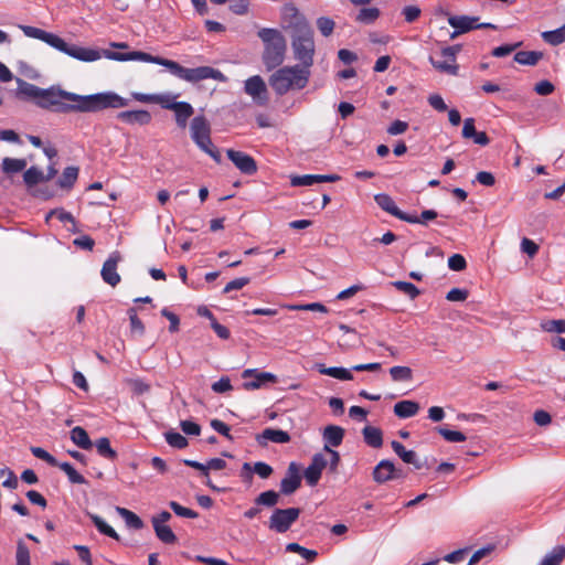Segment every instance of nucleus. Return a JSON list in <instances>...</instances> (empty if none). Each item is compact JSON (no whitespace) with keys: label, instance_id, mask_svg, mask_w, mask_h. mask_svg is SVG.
Returning a JSON list of instances; mask_svg holds the SVG:
<instances>
[{"label":"nucleus","instance_id":"nucleus-1","mask_svg":"<svg viewBox=\"0 0 565 565\" xmlns=\"http://www.w3.org/2000/svg\"><path fill=\"white\" fill-rule=\"evenodd\" d=\"M17 84L15 96L19 99L32 100L42 109L60 114L98 113L107 108H122L129 103L128 99L114 92L78 95L60 86L41 88L22 78H17Z\"/></svg>","mask_w":565,"mask_h":565},{"label":"nucleus","instance_id":"nucleus-2","mask_svg":"<svg viewBox=\"0 0 565 565\" xmlns=\"http://www.w3.org/2000/svg\"><path fill=\"white\" fill-rule=\"evenodd\" d=\"M105 56L115 61H142L154 63L167 67L173 75L190 83H198L203 79L212 78L216 81H224L223 73L211 66H199L195 68H186L178 62L168 60L161 56H154L141 51H132L129 53H119L113 51H105Z\"/></svg>","mask_w":565,"mask_h":565},{"label":"nucleus","instance_id":"nucleus-3","mask_svg":"<svg viewBox=\"0 0 565 565\" xmlns=\"http://www.w3.org/2000/svg\"><path fill=\"white\" fill-rule=\"evenodd\" d=\"M20 29L23 33L33 39L41 40L52 47L83 62H93L100 58V52L94 49H87L77 46L74 44L66 43L62 38L56 34L46 32L42 29L30 26V25H20Z\"/></svg>","mask_w":565,"mask_h":565},{"label":"nucleus","instance_id":"nucleus-4","mask_svg":"<svg viewBox=\"0 0 565 565\" xmlns=\"http://www.w3.org/2000/svg\"><path fill=\"white\" fill-rule=\"evenodd\" d=\"M310 75V70H303L300 65L284 66L275 71L268 82L275 93L282 96L291 89L305 88Z\"/></svg>","mask_w":565,"mask_h":565},{"label":"nucleus","instance_id":"nucleus-5","mask_svg":"<svg viewBox=\"0 0 565 565\" xmlns=\"http://www.w3.org/2000/svg\"><path fill=\"white\" fill-rule=\"evenodd\" d=\"M257 35L264 42L263 63L267 71L280 66L287 50L285 36L277 29L269 28L260 29Z\"/></svg>","mask_w":565,"mask_h":565},{"label":"nucleus","instance_id":"nucleus-6","mask_svg":"<svg viewBox=\"0 0 565 565\" xmlns=\"http://www.w3.org/2000/svg\"><path fill=\"white\" fill-rule=\"evenodd\" d=\"M291 49L294 57L300 62V67L310 70L316 52L313 30L309 23L301 22L291 31Z\"/></svg>","mask_w":565,"mask_h":565},{"label":"nucleus","instance_id":"nucleus-7","mask_svg":"<svg viewBox=\"0 0 565 565\" xmlns=\"http://www.w3.org/2000/svg\"><path fill=\"white\" fill-rule=\"evenodd\" d=\"M301 513L299 508L275 509L269 518L268 527L277 533L287 532Z\"/></svg>","mask_w":565,"mask_h":565},{"label":"nucleus","instance_id":"nucleus-8","mask_svg":"<svg viewBox=\"0 0 565 565\" xmlns=\"http://www.w3.org/2000/svg\"><path fill=\"white\" fill-rule=\"evenodd\" d=\"M461 44H455L451 46H446L441 50L440 54L445 57V61H437L434 56H429L428 61L433 65V67L439 73L449 74V75H458L459 65L456 63L457 54L461 51Z\"/></svg>","mask_w":565,"mask_h":565},{"label":"nucleus","instance_id":"nucleus-9","mask_svg":"<svg viewBox=\"0 0 565 565\" xmlns=\"http://www.w3.org/2000/svg\"><path fill=\"white\" fill-rule=\"evenodd\" d=\"M478 17L449 15L448 23L457 29V33H467L475 29H497L492 23H478Z\"/></svg>","mask_w":565,"mask_h":565},{"label":"nucleus","instance_id":"nucleus-10","mask_svg":"<svg viewBox=\"0 0 565 565\" xmlns=\"http://www.w3.org/2000/svg\"><path fill=\"white\" fill-rule=\"evenodd\" d=\"M244 90L252 96L257 105L264 106L268 103V92L264 79L255 75L245 81Z\"/></svg>","mask_w":565,"mask_h":565},{"label":"nucleus","instance_id":"nucleus-11","mask_svg":"<svg viewBox=\"0 0 565 565\" xmlns=\"http://www.w3.org/2000/svg\"><path fill=\"white\" fill-rule=\"evenodd\" d=\"M243 379L254 377L253 381L244 382L245 391H254L264 386L266 383H277V376L269 372H259L257 369H246L242 373Z\"/></svg>","mask_w":565,"mask_h":565},{"label":"nucleus","instance_id":"nucleus-12","mask_svg":"<svg viewBox=\"0 0 565 565\" xmlns=\"http://www.w3.org/2000/svg\"><path fill=\"white\" fill-rule=\"evenodd\" d=\"M226 154L227 158L242 173L246 175H253L257 172V163L252 156L234 149H228Z\"/></svg>","mask_w":565,"mask_h":565},{"label":"nucleus","instance_id":"nucleus-13","mask_svg":"<svg viewBox=\"0 0 565 565\" xmlns=\"http://www.w3.org/2000/svg\"><path fill=\"white\" fill-rule=\"evenodd\" d=\"M121 260L119 252H114L104 263L100 275L103 280L111 287L120 282V275L117 273L118 263Z\"/></svg>","mask_w":565,"mask_h":565},{"label":"nucleus","instance_id":"nucleus-14","mask_svg":"<svg viewBox=\"0 0 565 565\" xmlns=\"http://www.w3.org/2000/svg\"><path fill=\"white\" fill-rule=\"evenodd\" d=\"M328 466L324 455L318 452L312 456L311 463L305 469L303 476L311 487L318 484L322 470Z\"/></svg>","mask_w":565,"mask_h":565},{"label":"nucleus","instance_id":"nucleus-15","mask_svg":"<svg viewBox=\"0 0 565 565\" xmlns=\"http://www.w3.org/2000/svg\"><path fill=\"white\" fill-rule=\"evenodd\" d=\"M301 486V476L299 473V466L296 462H290L285 478L280 481V492L285 495L292 494Z\"/></svg>","mask_w":565,"mask_h":565},{"label":"nucleus","instance_id":"nucleus-16","mask_svg":"<svg viewBox=\"0 0 565 565\" xmlns=\"http://www.w3.org/2000/svg\"><path fill=\"white\" fill-rule=\"evenodd\" d=\"M191 137L195 143H202V140L210 142L211 126L204 116H196L191 121Z\"/></svg>","mask_w":565,"mask_h":565},{"label":"nucleus","instance_id":"nucleus-17","mask_svg":"<svg viewBox=\"0 0 565 565\" xmlns=\"http://www.w3.org/2000/svg\"><path fill=\"white\" fill-rule=\"evenodd\" d=\"M163 108L173 110L175 113V122L178 127L181 129H184L186 127L188 119L194 114L192 105L186 102L163 105Z\"/></svg>","mask_w":565,"mask_h":565},{"label":"nucleus","instance_id":"nucleus-18","mask_svg":"<svg viewBox=\"0 0 565 565\" xmlns=\"http://www.w3.org/2000/svg\"><path fill=\"white\" fill-rule=\"evenodd\" d=\"M340 180L338 174H305L294 175L290 179L292 186H308L320 182H335Z\"/></svg>","mask_w":565,"mask_h":565},{"label":"nucleus","instance_id":"nucleus-19","mask_svg":"<svg viewBox=\"0 0 565 565\" xmlns=\"http://www.w3.org/2000/svg\"><path fill=\"white\" fill-rule=\"evenodd\" d=\"M374 201L376 204L385 212L390 213L391 215L397 217L401 221H412L408 217V214L401 211L394 200L386 193H379L374 195Z\"/></svg>","mask_w":565,"mask_h":565},{"label":"nucleus","instance_id":"nucleus-20","mask_svg":"<svg viewBox=\"0 0 565 565\" xmlns=\"http://www.w3.org/2000/svg\"><path fill=\"white\" fill-rule=\"evenodd\" d=\"M290 435L281 429L266 428L256 436L259 446H267V440L276 444H287L290 441Z\"/></svg>","mask_w":565,"mask_h":565},{"label":"nucleus","instance_id":"nucleus-21","mask_svg":"<svg viewBox=\"0 0 565 565\" xmlns=\"http://www.w3.org/2000/svg\"><path fill=\"white\" fill-rule=\"evenodd\" d=\"M117 119L129 124L145 126L151 121V114L148 110H125L117 114Z\"/></svg>","mask_w":565,"mask_h":565},{"label":"nucleus","instance_id":"nucleus-22","mask_svg":"<svg viewBox=\"0 0 565 565\" xmlns=\"http://www.w3.org/2000/svg\"><path fill=\"white\" fill-rule=\"evenodd\" d=\"M391 446L395 454L408 465H413L416 469H422L423 467L429 468L427 463H423L415 451L407 450L399 441L393 440Z\"/></svg>","mask_w":565,"mask_h":565},{"label":"nucleus","instance_id":"nucleus-23","mask_svg":"<svg viewBox=\"0 0 565 565\" xmlns=\"http://www.w3.org/2000/svg\"><path fill=\"white\" fill-rule=\"evenodd\" d=\"M395 470V465L387 459L381 460L373 469V480L377 483H384L393 480L392 473Z\"/></svg>","mask_w":565,"mask_h":565},{"label":"nucleus","instance_id":"nucleus-24","mask_svg":"<svg viewBox=\"0 0 565 565\" xmlns=\"http://www.w3.org/2000/svg\"><path fill=\"white\" fill-rule=\"evenodd\" d=\"M284 19L288 21V28L294 31L301 22L309 23L307 19L299 13L298 9L292 3H287L282 8Z\"/></svg>","mask_w":565,"mask_h":565},{"label":"nucleus","instance_id":"nucleus-25","mask_svg":"<svg viewBox=\"0 0 565 565\" xmlns=\"http://www.w3.org/2000/svg\"><path fill=\"white\" fill-rule=\"evenodd\" d=\"M344 429L340 426L329 425L323 430V439L329 447H338L342 444Z\"/></svg>","mask_w":565,"mask_h":565},{"label":"nucleus","instance_id":"nucleus-26","mask_svg":"<svg viewBox=\"0 0 565 565\" xmlns=\"http://www.w3.org/2000/svg\"><path fill=\"white\" fill-rule=\"evenodd\" d=\"M419 404L414 401H401L394 405V414L399 418L415 416L419 411Z\"/></svg>","mask_w":565,"mask_h":565},{"label":"nucleus","instance_id":"nucleus-27","mask_svg":"<svg viewBox=\"0 0 565 565\" xmlns=\"http://www.w3.org/2000/svg\"><path fill=\"white\" fill-rule=\"evenodd\" d=\"M316 367L320 374L329 375L341 381H351L353 379L351 371L344 367H327L324 364L321 363L316 364Z\"/></svg>","mask_w":565,"mask_h":565},{"label":"nucleus","instance_id":"nucleus-28","mask_svg":"<svg viewBox=\"0 0 565 565\" xmlns=\"http://www.w3.org/2000/svg\"><path fill=\"white\" fill-rule=\"evenodd\" d=\"M362 435L366 445L373 448H381L383 445V433L380 428L365 426Z\"/></svg>","mask_w":565,"mask_h":565},{"label":"nucleus","instance_id":"nucleus-29","mask_svg":"<svg viewBox=\"0 0 565 565\" xmlns=\"http://www.w3.org/2000/svg\"><path fill=\"white\" fill-rule=\"evenodd\" d=\"M543 58L541 51H519L514 54L513 60L521 65H536Z\"/></svg>","mask_w":565,"mask_h":565},{"label":"nucleus","instance_id":"nucleus-30","mask_svg":"<svg viewBox=\"0 0 565 565\" xmlns=\"http://www.w3.org/2000/svg\"><path fill=\"white\" fill-rule=\"evenodd\" d=\"M78 168L77 167H74V166H71V167H66L61 175V178L57 180V185L61 188V189H64V190H71L77 178H78Z\"/></svg>","mask_w":565,"mask_h":565},{"label":"nucleus","instance_id":"nucleus-31","mask_svg":"<svg viewBox=\"0 0 565 565\" xmlns=\"http://www.w3.org/2000/svg\"><path fill=\"white\" fill-rule=\"evenodd\" d=\"M70 434L72 441L79 448L88 450L93 447V443L84 428L76 426Z\"/></svg>","mask_w":565,"mask_h":565},{"label":"nucleus","instance_id":"nucleus-32","mask_svg":"<svg viewBox=\"0 0 565 565\" xmlns=\"http://www.w3.org/2000/svg\"><path fill=\"white\" fill-rule=\"evenodd\" d=\"M94 445L100 457L111 461L117 459L118 454L115 449L111 448L110 440L107 437H102L97 439Z\"/></svg>","mask_w":565,"mask_h":565},{"label":"nucleus","instance_id":"nucleus-33","mask_svg":"<svg viewBox=\"0 0 565 565\" xmlns=\"http://www.w3.org/2000/svg\"><path fill=\"white\" fill-rule=\"evenodd\" d=\"M116 511L125 520L127 526L135 530H140L143 527V521L132 511L120 507H117Z\"/></svg>","mask_w":565,"mask_h":565},{"label":"nucleus","instance_id":"nucleus-34","mask_svg":"<svg viewBox=\"0 0 565 565\" xmlns=\"http://www.w3.org/2000/svg\"><path fill=\"white\" fill-rule=\"evenodd\" d=\"M23 181L25 185L31 189L44 181V173L38 167L32 166L23 173Z\"/></svg>","mask_w":565,"mask_h":565},{"label":"nucleus","instance_id":"nucleus-35","mask_svg":"<svg viewBox=\"0 0 565 565\" xmlns=\"http://www.w3.org/2000/svg\"><path fill=\"white\" fill-rule=\"evenodd\" d=\"M381 15V11L377 8H362L355 15V21L361 24H372Z\"/></svg>","mask_w":565,"mask_h":565},{"label":"nucleus","instance_id":"nucleus-36","mask_svg":"<svg viewBox=\"0 0 565 565\" xmlns=\"http://www.w3.org/2000/svg\"><path fill=\"white\" fill-rule=\"evenodd\" d=\"M565 558V546L557 545L544 556L540 565H561Z\"/></svg>","mask_w":565,"mask_h":565},{"label":"nucleus","instance_id":"nucleus-37","mask_svg":"<svg viewBox=\"0 0 565 565\" xmlns=\"http://www.w3.org/2000/svg\"><path fill=\"white\" fill-rule=\"evenodd\" d=\"M157 537L164 544H174L178 539L170 526L164 524H152Z\"/></svg>","mask_w":565,"mask_h":565},{"label":"nucleus","instance_id":"nucleus-38","mask_svg":"<svg viewBox=\"0 0 565 565\" xmlns=\"http://www.w3.org/2000/svg\"><path fill=\"white\" fill-rule=\"evenodd\" d=\"M1 167L4 173H18L25 169L26 160L7 157L2 160Z\"/></svg>","mask_w":565,"mask_h":565},{"label":"nucleus","instance_id":"nucleus-39","mask_svg":"<svg viewBox=\"0 0 565 565\" xmlns=\"http://www.w3.org/2000/svg\"><path fill=\"white\" fill-rule=\"evenodd\" d=\"M279 501V493L274 490L262 492L255 498L256 505H264L268 508L275 507Z\"/></svg>","mask_w":565,"mask_h":565},{"label":"nucleus","instance_id":"nucleus-40","mask_svg":"<svg viewBox=\"0 0 565 565\" xmlns=\"http://www.w3.org/2000/svg\"><path fill=\"white\" fill-rule=\"evenodd\" d=\"M542 38L551 45L562 44L565 42V24L556 30L543 32Z\"/></svg>","mask_w":565,"mask_h":565},{"label":"nucleus","instance_id":"nucleus-41","mask_svg":"<svg viewBox=\"0 0 565 565\" xmlns=\"http://www.w3.org/2000/svg\"><path fill=\"white\" fill-rule=\"evenodd\" d=\"M88 515H89L92 522L94 523V525L97 527V530L102 534L113 537L117 541L119 540V535L117 534V532L111 526H109L100 516H98L96 514H88Z\"/></svg>","mask_w":565,"mask_h":565},{"label":"nucleus","instance_id":"nucleus-42","mask_svg":"<svg viewBox=\"0 0 565 565\" xmlns=\"http://www.w3.org/2000/svg\"><path fill=\"white\" fill-rule=\"evenodd\" d=\"M56 467L66 473L71 483L83 484L87 482L86 479L79 472H77L70 462H58Z\"/></svg>","mask_w":565,"mask_h":565},{"label":"nucleus","instance_id":"nucleus-43","mask_svg":"<svg viewBox=\"0 0 565 565\" xmlns=\"http://www.w3.org/2000/svg\"><path fill=\"white\" fill-rule=\"evenodd\" d=\"M394 382H408L413 380V371L408 366H393L390 369Z\"/></svg>","mask_w":565,"mask_h":565},{"label":"nucleus","instance_id":"nucleus-44","mask_svg":"<svg viewBox=\"0 0 565 565\" xmlns=\"http://www.w3.org/2000/svg\"><path fill=\"white\" fill-rule=\"evenodd\" d=\"M15 562L17 565H31L30 550L21 539L17 542Z\"/></svg>","mask_w":565,"mask_h":565},{"label":"nucleus","instance_id":"nucleus-45","mask_svg":"<svg viewBox=\"0 0 565 565\" xmlns=\"http://www.w3.org/2000/svg\"><path fill=\"white\" fill-rule=\"evenodd\" d=\"M541 329L550 333H565L564 319H551L541 322Z\"/></svg>","mask_w":565,"mask_h":565},{"label":"nucleus","instance_id":"nucleus-46","mask_svg":"<svg viewBox=\"0 0 565 565\" xmlns=\"http://www.w3.org/2000/svg\"><path fill=\"white\" fill-rule=\"evenodd\" d=\"M167 443L177 449H183L188 447L189 441L188 439L182 436L180 433H177L174 430H169L164 434Z\"/></svg>","mask_w":565,"mask_h":565},{"label":"nucleus","instance_id":"nucleus-47","mask_svg":"<svg viewBox=\"0 0 565 565\" xmlns=\"http://www.w3.org/2000/svg\"><path fill=\"white\" fill-rule=\"evenodd\" d=\"M397 290L407 295L411 299H415L420 295V290L412 282L396 280L392 282Z\"/></svg>","mask_w":565,"mask_h":565},{"label":"nucleus","instance_id":"nucleus-48","mask_svg":"<svg viewBox=\"0 0 565 565\" xmlns=\"http://www.w3.org/2000/svg\"><path fill=\"white\" fill-rule=\"evenodd\" d=\"M287 552L298 553L302 557H305L308 562H313L318 555V553L313 550H308L298 543H289L286 546Z\"/></svg>","mask_w":565,"mask_h":565},{"label":"nucleus","instance_id":"nucleus-49","mask_svg":"<svg viewBox=\"0 0 565 565\" xmlns=\"http://www.w3.org/2000/svg\"><path fill=\"white\" fill-rule=\"evenodd\" d=\"M127 312H128L129 320H130L131 332H136L139 335H143L146 328H145L143 322L137 316V309L129 308Z\"/></svg>","mask_w":565,"mask_h":565},{"label":"nucleus","instance_id":"nucleus-50","mask_svg":"<svg viewBox=\"0 0 565 565\" xmlns=\"http://www.w3.org/2000/svg\"><path fill=\"white\" fill-rule=\"evenodd\" d=\"M436 429L449 443H461L467 439L461 431L450 430L445 427H437Z\"/></svg>","mask_w":565,"mask_h":565},{"label":"nucleus","instance_id":"nucleus-51","mask_svg":"<svg viewBox=\"0 0 565 565\" xmlns=\"http://www.w3.org/2000/svg\"><path fill=\"white\" fill-rule=\"evenodd\" d=\"M334 26V21L328 17H320L317 19V28L326 38L333 33Z\"/></svg>","mask_w":565,"mask_h":565},{"label":"nucleus","instance_id":"nucleus-52","mask_svg":"<svg viewBox=\"0 0 565 565\" xmlns=\"http://www.w3.org/2000/svg\"><path fill=\"white\" fill-rule=\"evenodd\" d=\"M169 507L178 516L189 519H196L199 516V513L196 511L189 508H184L175 501H170Z\"/></svg>","mask_w":565,"mask_h":565},{"label":"nucleus","instance_id":"nucleus-53","mask_svg":"<svg viewBox=\"0 0 565 565\" xmlns=\"http://www.w3.org/2000/svg\"><path fill=\"white\" fill-rule=\"evenodd\" d=\"M438 216V213L435 210H425L422 212L420 216L411 215L408 217L414 221H406L411 224H423L426 225L428 221L435 220Z\"/></svg>","mask_w":565,"mask_h":565},{"label":"nucleus","instance_id":"nucleus-54","mask_svg":"<svg viewBox=\"0 0 565 565\" xmlns=\"http://www.w3.org/2000/svg\"><path fill=\"white\" fill-rule=\"evenodd\" d=\"M31 452L33 456H35L36 458H39L41 460H44L46 463H49L52 467H55L58 465V461L56 460V458L41 447H31Z\"/></svg>","mask_w":565,"mask_h":565},{"label":"nucleus","instance_id":"nucleus-55","mask_svg":"<svg viewBox=\"0 0 565 565\" xmlns=\"http://www.w3.org/2000/svg\"><path fill=\"white\" fill-rule=\"evenodd\" d=\"M252 469L254 473L258 475L262 479H268L274 472L273 467L263 461L252 463Z\"/></svg>","mask_w":565,"mask_h":565},{"label":"nucleus","instance_id":"nucleus-56","mask_svg":"<svg viewBox=\"0 0 565 565\" xmlns=\"http://www.w3.org/2000/svg\"><path fill=\"white\" fill-rule=\"evenodd\" d=\"M522 45V42H516L514 44H504L498 47H494L491 52V54L495 57H503L512 52H514L516 49H519Z\"/></svg>","mask_w":565,"mask_h":565},{"label":"nucleus","instance_id":"nucleus-57","mask_svg":"<svg viewBox=\"0 0 565 565\" xmlns=\"http://www.w3.org/2000/svg\"><path fill=\"white\" fill-rule=\"evenodd\" d=\"M448 266L454 271H461L467 268V262L460 254H454L448 259Z\"/></svg>","mask_w":565,"mask_h":565},{"label":"nucleus","instance_id":"nucleus-58","mask_svg":"<svg viewBox=\"0 0 565 565\" xmlns=\"http://www.w3.org/2000/svg\"><path fill=\"white\" fill-rule=\"evenodd\" d=\"M495 546L492 545V544H489L478 551H476L470 561H469V564L468 565H475L477 564L479 561H481L483 557L490 555L493 551H494Z\"/></svg>","mask_w":565,"mask_h":565},{"label":"nucleus","instance_id":"nucleus-59","mask_svg":"<svg viewBox=\"0 0 565 565\" xmlns=\"http://www.w3.org/2000/svg\"><path fill=\"white\" fill-rule=\"evenodd\" d=\"M249 0H231L230 10L238 15L246 14L248 12Z\"/></svg>","mask_w":565,"mask_h":565},{"label":"nucleus","instance_id":"nucleus-60","mask_svg":"<svg viewBox=\"0 0 565 565\" xmlns=\"http://www.w3.org/2000/svg\"><path fill=\"white\" fill-rule=\"evenodd\" d=\"M161 315L169 320V322H170L169 331L170 332L174 333V332L179 331L180 319L175 313H173L172 311H170L167 308H163L161 310Z\"/></svg>","mask_w":565,"mask_h":565},{"label":"nucleus","instance_id":"nucleus-61","mask_svg":"<svg viewBox=\"0 0 565 565\" xmlns=\"http://www.w3.org/2000/svg\"><path fill=\"white\" fill-rule=\"evenodd\" d=\"M180 427L184 434L190 436H199L201 433V426L191 420H181Z\"/></svg>","mask_w":565,"mask_h":565},{"label":"nucleus","instance_id":"nucleus-62","mask_svg":"<svg viewBox=\"0 0 565 565\" xmlns=\"http://www.w3.org/2000/svg\"><path fill=\"white\" fill-rule=\"evenodd\" d=\"M211 427L217 431L218 434H221L222 436L226 437L227 439L232 440L233 439V436L231 435L230 433V426H227L225 423H223L222 420L220 419H212L211 423H210Z\"/></svg>","mask_w":565,"mask_h":565},{"label":"nucleus","instance_id":"nucleus-63","mask_svg":"<svg viewBox=\"0 0 565 565\" xmlns=\"http://www.w3.org/2000/svg\"><path fill=\"white\" fill-rule=\"evenodd\" d=\"M555 90V86L547 79L535 84L534 92L542 96L551 95Z\"/></svg>","mask_w":565,"mask_h":565},{"label":"nucleus","instance_id":"nucleus-64","mask_svg":"<svg viewBox=\"0 0 565 565\" xmlns=\"http://www.w3.org/2000/svg\"><path fill=\"white\" fill-rule=\"evenodd\" d=\"M521 250L532 258L537 254L539 245L532 239L524 237L521 242Z\"/></svg>","mask_w":565,"mask_h":565}]
</instances>
